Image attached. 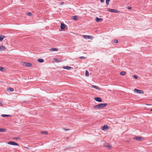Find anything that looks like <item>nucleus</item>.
<instances>
[{"instance_id": "1", "label": "nucleus", "mask_w": 152, "mask_h": 152, "mask_svg": "<svg viewBox=\"0 0 152 152\" xmlns=\"http://www.w3.org/2000/svg\"><path fill=\"white\" fill-rule=\"evenodd\" d=\"M107 105V103H102L95 106L94 108L96 109H103Z\"/></svg>"}, {"instance_id": "2", "label": "nucleus", "mask_w": 152, "mask_h": 152, "mask_svg": "<svg viewBox=\"0 0 152 152\" xmlns=\"http://www.w3.org/2000/svg\"><path fill=\"white\" fill-rule=\"evenodd\" d=\"M104 146L105 147L107 148L108 149H111L112 147L110 144L108 143H105L104 144Z\"/></svg>"}, {"instance_id": "3", "label": "nucleus", "mask_w": 152, "mask_h": 152, "mask_svg": "<svg viewBox=\"0 0 152 152\" xmlns=\"http://www.w3.org/2000/svg\"><path fill=\"white\" fill-rule=\"evenodd\" d=\"M22 64L23 65L27 67H31V64L27 62H23L22 63Z\"/></svg>"}, {"instance_id": "4", "label": "nucleus", "mask_w": 152, "mask_h": 152, "mask_svg": "<svg viewBox=\"0 0 152 152\" xmlns=\"http://www.w3.org/2000/svg\"><path fill=\"white\" fill-rule=\"evenodd\" d=\"M134 91L137 93L144 94V91H143L138 90L137 88H135L134 90Z\"/></svg>"}, {"instance_id": "5", "label": "nucleus", "mask_w": 152, "mask_h": 152, "mask_svg": "<svg viewBox=\"0 0 152 152\" xmlns=\"http://www.w3.org/2000/svg\"><path fill=\"white\" fill-rule=\"evenodd\" d=\"M83 37L85 39H93V37L91 36L83 35Z\"/></svg>"}, {"instance_id": "6", "label": "nucleus", "mask_w": 152, "mask_h": 152, "mask_svg": "<svg viewBox=\"0 0 152 152\" xmlns=\"http://www.w3.org/2000/svg\"><path fill=\"white\" fill-rule=\"evenodd\" d=\"M133 138L139 141H143L144 140L142 137H136Z\"/></svg>"}, {"instance_id": "7", "label": "nucleus", "mask_w": 152, "mask_h": 152, "mask_svg": "<svg viewBox=\"0 0 152 152\" xmlns=\"http://www.w3.org/2000/svg\"><path fill=\"white\" fill-rule=\"evenodd\" d=\"M7 143L8 144L12 145H19L18 144L15 142H13V141H10L8 142Z\"/></svg>"}, {"instance_id": "8", "label": "nucleus", "mask_w": 152, "mask_h": 152, "mask_svg": "<svg viewBox=\"0 0 152 152\" xmlns=\"http://www.w3.org/2000/svg\"><path fill=\"white\" fill-rule=\"evenodd\" d=\"M108 11L109 12H114V13H118L119 11L117 10L112 9H108Z\"/></svg>"}, {"instance_id": "9", "label": "nucleus", "mask_w": 152, "mask_h": 152, "mask_svg": "<svg viewBox=\"0 0 152 152\" xmlns=\"http://www.w3.org/2000/svg\"><path fill=\"white\" fill-rule=\"evenodd\" d=\"M94 100L98 102H102V99L100 97H95L94 99Z\"/></svg>"}, {"instance_id": "10", "label": "nucleus", "mask_w": 152, "mask_h": 152, "mask_svg": "<svg viewBox=\"0 0 152 152\" xmlns=\"http://www.w3.org/2000/svg\"><path fill=\"white\" fill-rule=\"evenodd\" d=\"M60 26L62 30L64 29L65 28V25L63 23H61Z\"/></svg>"}, {"instance_id": "11", "label": "nucleus", "mask_w": 152, "mask_h": 152, "mask_svg": "<svg viewBox=\"0 0 152 152\" xmlns=\"http://www.w3.org/2000/svg\"><path fill=\"white\" fill-rule=\"evenodd\" d=\"M6 48L4 46H0V51H3L5 50Z\"/></svg>"}, {"instance_id": "12", "label": "nucleus", "mask_w": 152, "mask_h": 152, "mask_svg": "<svg viewBox=\"0 0 152 152\" xmlns=\"http://www.w3.org/2000/svg\"><path fill=\"white\" fill-rule=\"evenodd\" d=\"M91 87L94 88H95L98 90H100V88L98 86H95V85H92L91 86Z\"/></svg>"}, {"instance_id": "13", "label": "nucleus", "mask_w": 152, "mask_h": 152, "mask_svg": "<svg viewBox=\"0 0 152 152\" xmlns=\"http://www.w3.org/2000/svg\"><path fill=\"white\" fill-rule=\"evenodd\" d=\"M108 128H108V126L107 125H105L103 126V127L102 128V130H107L108 129Z\"/></svg>"}, {"instance_id": "14", "label": "nucleus", "mask_w": 152, "mask_h": 152, "mask_svg": "<svg viewBox=\"0 0 152 152\" xmlns=\"http://www.w3.org/2000/svg\"><path fill=\"white\" fill-rule=\"evenodd\" d=\"M102 18H99L98 17H96V18L95 20L96 22H101L102 21Z\"/></svg>"}, {"instance_id": "15", "label": "nucleus", "mask_w": 152, "mask_h": 152, "mask_svg": "<svg viewBox=\"0 0 152 152\" xmlns=\"http://www.w3.org/2000/svg\"><path fill=\"white\" fill-rule=\"evenodd\" d=\"M7 91L9 92H12L14 91V89L12 88H8L7 89Z\"/></svg>"}, {"instance_id": "16", "label": "nucleus", "mask_w": 152, "mask_h": 152, "mask_svg": "<svg viewBox=\"0 0 152 152\" xmlns=\"http://www.w3.org/2000/svg\"><path fill=\"white\" fill-rule=\"evenodd\" d=\"M72 68V67L68 66H65L63 67V69H66L69 70Z\"/></svg>"}, {"instance_id": "17", "label": "nucleus", "mask_w": 152, "mask_h": 152, "mask_svg": "<svg viewBox=\"0 0 152 152\" xmlns=\"http://www.w3.org/2000/svg\"><path fill=\"white\" fill-rule=\"evenodd\" d=\"M50 50L52 51H57L58 50V49L56 48H52L50 49Z\"/></svg>"}, {"instance_id": "18", "label": "nucleus", "mask_w": 152, "mask_h": 152, "mask_svg": "<svg viewBox=\"0 0 152 152\" xmlns=\"http://www.w3.org/2000/svg\"><path fill=\"white\" fill-rule=\"evenodd\" d=\"M126 74V73L124 71H122L120 72V75L122 76L125 75Z\"/></svg>"}, {"instance_id": "19", "label": "nucleus", "mask_w": 152, "mask_h": 152, "mask_svg": "<svg viewBox=\"0 0 152 152\" xmlns=\"http://www.w3.org/2000/svg\"><path fill=\"white\" fill-rule=\"evenodd\" d=\"M5 37V36L3 35L0 36V41H2L3 39Z\"/></svg>"}, {"instance_id": "20", "label": "nucleus", "mask_w": 152, "mask_h": 152, "mask_svg": "<svg viewBox=\"0 0 152 152\" xmlns=\"http://www.w3.org/2000/svg\"><path fill=\"white\" fill-rule=\"evenodd\" d=\"M0 70L3 72L5 70V69L2 67H0Z\"/></svg>"}, {"instance_id": "21", "label": "nucleus", "mask_w": 152, "mask_h": 152, "mask_svg": "<svg viewBox=\"0 0 152 152\" xmlns=\"http://www.w3.org/2000/svg\"><path fill=\"white\" fill-rule=\"evenodd\" d=\"M38 61L39 62L42 63L43 62L44 60L42 59H39L38 60Z\"/></svg>"}, {"instance_id": "22", "label": "nucleus", "mask_w": 152, "mask_h": 152, "mask_svg": "<svg viewBox=\"0 0 152 152\" xmlns=\"http://www.w3.org/2000/svg\"><path fill=\"white\" fill-rule=\"evenodd\" d=\"M48 132L47 131H45L44 132H41V133L42 134H48Z\"/></svg>"}, {"instance_id": "23", "label": "nucleus", "mask_w": 152, "mask_h": 152, "mask_svg": "<svg viewBox=\"0 0 152 152\" xmlns=\"http://www.w3.org/2000/svg\"><path fill=\"white\" fill-rule=\"evenodd\" d=\"M6 130V129L3 128L0 129V132H4Z\"/></svg>"}, {"instance_id": "24", "label": "nucleus", "mask_w": 152, "mask_h": 152, "mask_svg": "<svg viewBox=\"0 0 152 152\" xmlns=\"http://www.w3.org/2000/svg\"><path fill=\"white\" fill-rule=\"evenodd\" d=\"M73 19L75 20H77L78 19L77 16H73Z\"/></svg>"}, {"instance_id": "25", "label": "nucleus", "mask_w": 152, "mask_h": 152, "mask_svg": "<svg viewBox=\"0 0 152 152\" xmlns=\"http://www.w3.org/2000/svg\"><path fill=\"white\" fill-rule=\"evenodd\" d=\"M1 116L2 117H7L9 116V115H5V114H2L1 115Z\"/></svg>"}, {"instance_id": "26", "label": "nucleus", "mask_w": 152, "mask_h": 152, "mask_svg": "<svg viewBox=\"0 0 152 152\" xmlns=\"http://www.w3.org/2000/svg\"><path fill=\"white\" fill-rule=\"evenodd\" d=\"M85 75L86 76H89V72L88 71H86Z\"/></svg>"}, {"instance_id": "27", "label": "nucleus", "mask_w": 152, "mask_h": 152, "mask_svg": "<svg viewBox=\"0 0 152 152\" xmlns=\"http://www.w3.org/2000/svg\"><path fill=\"white\" fill-rule=\"evenodd\" d=\"M110 1V0H106V4L107 5L109 4V2Z\"/></svg>"}, {"instance_id": "28", "label": "nucleus", "mask_w": 152, "mask_h": 152, "mask_svg": "<svg viewBox=\"0 0 152 152\" xmlns=\"http://www.w3.org/2000/svg\"><path fill=\"white\" fill-rule=\"evenodd\" d=\"M27 14L28 16H31L32 15V14L31 12H28L27 13Z\"/></svg>"}, {"instance_id": "29", "label": "nucleus", "mask_w": 152, "mask_h": 152, "mask_svg": "<svg viewBox=\"0 0 152 152\" xmlns=\"http://www.w3.org/2000/svg\"><path fill=\"white\" fill-rule=\"evenodd\" d=\"M114 42L115 43H117L118 42V40L115 39L114 41Z\"/></svg>"}, {"instance_id": "30", "label": "nucleus", "mask_w": 152, "mask_h": 152, "mask_svg": "<svg viewBox=\"0 0 152 152\" xmlns=\"http://www.w3.org/2000/svg\"><path fill=\"white\" fill-rule=\"evenodd\" d=\"M85 58L83 56H81L80 57V59H84Z\"/></svg>"}, {"instance_id": "31", "label": "nucleus", "mask_w": 152, "mask_h": 152, "mask_svg": "<svg viewBox=\"0 0 152 152\" xmlns=\"http://www.w3.org/2000/svg\"><path fill=\"white\" fill-rule=\"evenodd\" d=\"M133 77H134V78H135L136 79H137V76L134 75Z\"/></svg>"}, {"instance_id": "32", "label": "nucleus", "mask_w": 152, "mask_h": 152, "mask_svg": "<svg viewBox=\"0 0 152 152\" xmlns=\"http://www.w3.org/2000/svg\"><path fill=\"white\" fill-rule=\"evenodd\" d=\"M0 106H2V103L1 102H0Z\"/></svg>"}, {"instance_id": "33", "label": "nucleus", "mask_w": 152, "mask_h": 152, "mask_svg": "<svg viewBox=\"0 0 152 152\" xmlns=\"http://www.w3.org/2000/svg\"><path fill=\"white\" fill-rule=\"evenodd\" d=\"M101 2L103 3L104 2V0H100Z\"/></svg>"}, {"instance_id": "34", "label": "nucleus", "mask_w": 152, "mask_h": 152, "mask_svg": "<svg viewBox=\"0 0 152 152\" xmlns=\"http://www.w3.org/2000/svg\"><path fill=\"white\" fill-rule=\"evenodd\" d=\"M128 9H129L130 10V9H132V8L131 7H128Z\"/></svg>"}, {"instance_id": "35", "label": "nucleus", "mask_w": 152, "mask_h": 152, "mask_svg": "<svg viewBox=\"0 0 152 152\" xmlns=\"http://www.w3.org/2000/svg\"><path fill=\"white\" fill-rule=\"evenodd\" d=\"M64 3V2H62L61 3V4H63Z\"/></svg>"}, {"instance_id": "36", "label": "nucleus", "mask_w": 152, "mask_h": 152, "mask_svg": "<svg viewBox=\"0 0 152 152\" xmlns=\"http://www.w3.org/2000/svg\"><path fill=\"white\" fill-rule=\"evenodd\" d=\"M14 139H17V138L16 137H15L14 138Z\"/></svg>"}, {"instance_id": "37", "label": "nucleus", "mask_w": 152, "mask_h": 152, "mask_svg": "<svg viewBox=\"0 0 152 152\" xmlns=\"http://www.w3.org/2000/svg\"><path fill=\"white\" fill-rule=\"evenodd\" d=\"M151 110V111H152V109Z\"/></svg>"}]
</instances>
